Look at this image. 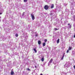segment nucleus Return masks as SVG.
Segmentation results:
<instances>
[{
    "mask_svg": "<svg viewBox=\"0 0 75 75\" xmlns=\"http://www.w3.org/2000/svg\"><path fill=\"white\" fill-rule=\"evenodd\" d=\"M44 8L45 9V10H48V8H49V7L47 5H45L44 7Z\"/></svg>",
    "mask_w": 75,
    "mask_h": 75,
    "instance_id": "obj_1",
    "label": "nucleus"
},
{
    "mask_svg": "<svg viewBox=\"0 0 75 75\" xmlns=\"http://www.w3.org/2000/svg\"><path fill=\"white\" fill-rule=\"evenodd\" d=\"M31 16L32 18V20H34V19H35V17H34V15H33L32 14H31Z\"/></svg>",
    "mask_w": 75,
    "mask_h": 75,
    "instance_id": "obj_2",
    "label": "nucleus"
},
{
    "mask_svg": "<svg viewBox=\"0 0 75 75\" xmlns=\"http://www.w3.org/2000/svg\"><path fill=\"white\" fill-rule=\"evenodd\" d=\"M52 61H53V59H51L49 62L50 63H52Z\"/></svg>",
    "mask_w": 75,
    "mask_h": 75,
    "instance_id": "obj_3",
    "label": "nucleus"
},
{
    "mask_svg": "<svg viewBox=\"0 0 75 75\" xmlns=\"http://www.w3.org/2000/svg\"><path fill=\"white\" fill-rule=\"evenodd\" d=\"M54 7V4H52L51 6V8H53Z\"/></svg>",
    "mask_w": 75,
    "mask_h": 75,
    "instance_id": "obj_4",
    "label": "nucleus"
},
{
    "mask_svg": "<svg viewBox=\"0 0 75 75\" xmlns=\"http://www.w3.org/2000/svg\"><path fill=\"white\" fill-rule=\"evenodd\" d=\"M41 44V42L40 41H38V44L39 45H40V44Z\"/></svg>",
    "mask_w": 75,
    "mask_h": 75,
    "instance_id": "obj_5",
    "label": "nucleus"
},
{
    "mask_svg": "<svg viewBox=\"0 0 75 75\" xmlns=\"http://www.w3.org/2000/svg\"><path fill=\"white\" fill-rule=\"evenodd\" d=\"M41 61L42 62H43L44 61V57L43 58H42Z\"/></svg>",
    "mask_w": 75,
    "mask_h": 75,
    "instance_id": "obj_6",
    "label": "nucleus"
},
{
    "mask_svg": "<svg viewBox=\"0 0 75 75\" xmlns=\"http://www.w3.org/2000/svg\"><path fill=\"white\" fill-rule=\"evenodd\" d=\"M59 42V38L57 41V44H58Z\"/></svg>",
    "mask_w": 75,
    "mask_h": 75,
    "instance_id": "obj_7",
    "label": "nucleus"
},
{
    "mask_svg": "<svg viewBox=\"0 0 75 75\" xmlns=\"http://www.w3.org/2000/svg\"><path fill=\"white\" fill-rule=\"evenodd\" d=\"M14 74V72H13V71H11V75H13Z\"/></svg>",
    "mask_w": 75,
    "mask_h": 75,
    "instance_id": "obj_8",
    "label": "nucleus"
},
{
    "mask_svg": "<svg viewBox=\"0 0 75 75\" xmlns=\"http://www.w3.org/2000/svg\"><path fill=\"white\" fill-rule=\"evenodd\" d=\"M34 51H35V53H37V50H36V48H35L34 49Z\"/></svg>",
    "mask_w": 75,
    "mask_h": 75,
    "instance_id": "obj_9",
    "label": "nucleus"
},
{
    "mask_svg": "<svg viewBox=\"0 0 75 75\" xmlns=\"http://www.w3.org/2000/svg\"><path fill=\"white\" fill-rule=\"evenodd\" d=\"M72 50V48L71 47H69L68 49V50Z\"/></svg>",
    "mask_w": 75,
    "mask_h": 75,
    "instance_id": "obj_10",
    "label": "nucleus"
},
{
    "mask_svg": "<svg viewBox=\"0 0 75 75\" xmlns=\"http://www.w3.org/2000/svg\"><path fill=\"white\" fill-rule=\"evenodd\" d=\"M43 45L44 47L45 46V42H43Z\"/></svg>",
    "mask_w": 75,
    "mask_h": 75,
    "instance_id": "obj_11",
    "label": "nucleus"
},
{
    "mask_svg": "<svg viewBox=\"0 0 75 75\" xmlns=\"http://www.w3.org/2000/svg\"><path fill=\"white\" fill-rule=\"evenodd\" d=\"M16 36V37H18V34L17 33H16V35H15Z\"/></svg>",
    "mask_w": 75,
    "mask_h": 75,
    "instance_id": "obj_12",
    "label": "nucleus"
},
{
    "mask_svg": "<svg viewBox=\"0 0 75 75\" xmlns=\"http://www.w3.org/2000/svg\"><path fill=\"white\" fill-rule=\"evenodd\" d=\"M26 70L27 71H30V69H29V68H28L26 69Z\"/></svg>",
    "mask_w": 75,
    "mask_h": 75,
    "instance_id": "obj_13",
    "label": "nucleus"
},
{
    "mask_svg": "<svg viewBox=\"0 0 75 75\" xmlns=\"http://www.w3.org/2000/svg\"><path fill=\"white\" fill-rule=\"evenodd\" d=\"M47 41V39H45L44 40V42H46Z\"/></svg>",
    "mask_w": 75,
    "mask_h": 75,
    "instance_id": "obj_14",
    "label": "nucleus"
},
{
    "mask_svg": "<svg viewBox=\"0 0 75 75\" xmlns=\"http://www.w3.org/2000/svg\"><path fill=\"white\" fill-rule=\"evenodd\" d=\"M24 2H27V1H28V0H24Z\"/></svg>",
    "mask_w": 75,
    "mask_h": 75,
    "instance_id": "obj_15",
    "label": "nucleus"
},
{
    "mask_svg": "<svg viewBox=\"0 0 75 75\" xmlns=\"http://www.w3.org/2000/svg\"><path fill=\"white\" fill-rule=\"evenodd\" d=\"M58 30V29L57 28H55L54 29V30Z\"/></svg>",
    "mask_w": 75,
    "mask_h": 75,
    "instance_id": "obj_16",
    "label": "nucleus"
},
{
    "mask_svg": "<svg viewBox=\"0 0 75 75\" xmlns=\"http://www.w3.org/2000/svg\"><path fill=\"white\" fill-rule=\"evenodd\" d=\"M64 56H63L62 57V58H61V59H62V60L63 59H64Z\"/></svg>",
    "mask_w": 75,
    "mask_h": 75,
    "instance_id": "obj_17",
    "label": "nucleus"
},
{
    "mask_svg": "<svg viewBox=\"0 0 75 75\" xmlns=\"http://www.w3.org/2000/svg\"><path fill=\"white\" fill-rule=\"evenodd\" d=\"M69 52V50H68L67 51V53H68Z\"/></svg>",
    "mask_w": 75,
    "mask_h": 75,
    "instance_id": "obj_18",
    "label": "nucleus"
},
{
    "mask_svg": "<svg viewBox=\"0 0 75 75\" xmlns=\"http://www.w3.org/2000/svg\"><path fill=\"white\" fill-rule=\"evenodd\" d=\"M37 36H38V35L37 34L35 35V36L36 37H37Z\"/></svg>",
    "mask_w": 75,
    "mask_h": 75,
    "instance_id": "obj_19",
    "label": "nucleus"
},
{
    "mask_svg": "<svg viewBox=\"0 0 75 75\" xmlns=\"http://www.w3.org/2000/svg\"><path fill=\"white\" fill-rule=\"evenodd\" d=\"M74 69H75V65L74 66Z\"/></svg>",
    "mask_w": 75,
    "mask_h": 75,
    "instance_id": "obj_20",
    "label": "nucleus"
},
{
    "mask_svg": "<svg viewBox=\"0 0 75 75\" xmlns=\"http://www.w3.org/2000/svg\"><path fill=\"white\" fill-rule=\"evenodd\" d=\"M2 14V13H0V15H1Z\"/></svg>",
    "mask_w": 75,
    "mask_h": 75,
    "instance_id": "obj_21",
    "label": "nucleus"
},
{
    "mask_svg": "<svg viewBox=\"0 0 75 75\" xmlns=\"http://www.w3.org/2000/svg\"><path fill=\"white\" fill-rule=\"evenodd\" d=\"M74 18H75V15L74 16Z\"/></svg>",
    "mask_w": 75,
    "mask_h": 75,
    "instance_id": "obj_22",
    "label": "nucleus"
},
{
    "mask_svg": "<svg viewBox=\"0 0 75 75\" xmlns=\"http://www.w3.org/2000/svg\"><path fill=\"white\" fill-rule=\"evenodd\" d=\"M74 38H75V34L74 35Z\"/></svg>",
    "mask_w": 75,
    "mask_h": 75,
    "instance_id": "obj_23",
    "label": "nucleus"
},
{
    "mask_svg": "<svg viewBox=\"0 0 75 75\" xmlns=\"http://www.w3.org/2000/svg\"><path fill=\"white\" fill-rule=\"evenodd\" d=\"M40 75H43L42 74H41Z\"/></svg>",
    "mask_w": 75,
    "mask_h": 75,
    "instance_id": "obj_24",
    "label": "nucleus"
},
{
    "mask_svg": "<svg viewBox=\"0 0 75 75\" xmlns=\"http://www.w3.org/2000/svg\"><path fill=\"white\" fill-rule=\"evenodd\" d=\"M70 25V24H69V23H68V25Z\"/></svg>",
    "mask_w": 75,
    "mask_h": 75,
    "instance_id": "obj_25",
    "label": "nucleus"
},
{
    "mask_svg": "<svg viewBox=\"0 0 75 75\" xmlns=\"http://www.w3.org/2000/svg\"><path fill=\"white\" fill-rule=\"evenodd\" d=\"M35 68H37V66H35Z\"/></svg>",
    "mask_w": 75,
    "mask_h": 75,
    "instance_id": "obj_26",
    "label": "nucleus"
},
{
    "mask_svg": "<svg viewBox=\"0 0 75 75\" xmlns=\"http://www.w3.org/2000/svg\"><path fill=\"white\" fill-rule=\"evenodd\" d=\"M64 54H63V57H64Z\"/></svg>",
    "mask_w": 75,
    "mask_h": 75,
    "instance_id": "obj_27",
    "label": "nucleus"
},
{
    "mask_svg": "<svg viewBox=\"0 0 75 75\" xmlns=\"http://www.w3.org/2000/svg\"><path fill=\"white\" fill-rule=\"evenodd\" d=\"M64 55H65V53H64Z\"/></svg>",
    "mask_w": 75,
    "mask_h": 75,
    "instance_id": "obj_28",
    "label": "nucleus"
}]
</instances>
